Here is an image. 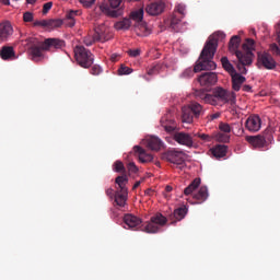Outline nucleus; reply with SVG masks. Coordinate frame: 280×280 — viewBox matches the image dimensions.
Segmentation results:
<instances>
[{
	"mask_svg": "<svg viewBox=\"0 0 280 280\" xmlns=\"http://www.w3.org/2000/svg\"><path fill=\"white\" fill-rule=\"evenodd\" d=\"M175 10L178 12V14H182L183 16L186 15V5L178 4L177 7H175Z\"/></svg>",
	"mask_w": 280,
	"mask_h": 280,
	"instance_id": "de8ad7c7",
	"label": "nucleus"
},
{
	"mask_svg": "<svg viewBox=\"0 0 280 280\" xmlns=\"http://www.w3.org/2000/svg\"><path fill=\"white\" fill-rule=\"evenodd\" d=\"M195 137L201 139V141H203L205 143H210L212 140L211 136L207 133H196Z\"/></svg>",
	"mask_w": 280,
	"mask_h": 280,
	"instance_id": "79ce46f5",
	"label": "nucleus"
},
{
	"mask_svg": "<svg viewBox=\"0 0 280 280\" xmlns=\"http://www.w3.org/2000/svg\"><path fill=\"white\" fill-rule=\"evenodd\" d=\"M3 5H10V0H0Z\"/></svg>",
	"mask_w": 280,
	"mask_h": 280,
	"instance_id": "052dcab7",
	"label": "nucleus"
},
{
	"mask_svg": "<svg viewBox=\"0 0 280 280\" xmlns=\"http://www.w3.org/2000/svg\"><path fill=\"white\" fill-rule=\"evenodd\" d=\"M142 184V182H136V184L132 186V190L138 189V187Z\"/></svg>",
	"mask_w": 280,
	"mask_h": 280,
	"instance_id": "13d9d810",
	"label": "nucleus"
},
{
	"mask_svg": "<svg viewBox=\"0 0 280 280\" xmlns=\"http://www.w3.org/2000/svg\"><path fill=\"white\" fill-rule=\"evenodd\" d=\"M114 171L116 173H122L125 174L126 173V168L124 167V164L121 161H116L115 164H114Z\"/></svg>",
	"mask_w": 280,
	"mask_h": 280,
	"instance_id": "a19ab883",
	"label": "nucleus"
},
{
	"mask_svg": "<svg viewBox=\"0 0 280 280\" xmlns=\"http://www.w3.org/2000/svg\"><path fill=\"white\" fill-rule=\"evenodd\" d=\"M257 68L266 70H275L277 68V62L271 54L262 52L257 55Z\"/></svg>",
	"mask_w": 280,
	"mask_h": 280,
	"instance_id": "9d476101",
	"label": "nucleus"
},
{
	"mask_svg": "<svg viewBox=\"0 0 280 280\" xmlns=\"http://www.w3.org/2000/svg\"><path fill=\"white\" fill-rule=\"evenodd\" d=\"M28 4H35L36 0H26Z\"/></svg>",
	"mask_w": 280,
	"mask_h": 280,
	"instance_id": "680f3d73",
	"label": "nucleus"
},
{
	"mask_svg": "<svg viewBox=\"0 0 280 280\" xmlns=\"http://www.w3.org/2000/svg\"><path fill=\"white\" fill-rule=\"evenodd\" d=\"M167 224V218L162 213H156L150 218V221L143 226V231L149 234H155L160 232L162 226Z\"/></svg>",
	"mask_w": 280,
	"mask_h": 280,
	"instance_id": "0eeeda50",
	"label": "nucleus"
},
{
	"mask_svg": "<svg viewBox=\"0 0 280 280\" xmlns=\"http://www.w3.org/2000/svg\"><path fill=\"white\" fill-rule=\"evenodd\" d=\"M240 45H241V37H238L237 35H234L230 39L228 49L232 55H235L237 57V54H242V50H238Z\"/></svg>",
	"mask_w": 280,
	"mask_h": 280,
	"instance_id": "393cba45",
	"label": "nucleus"
},
{
	"mask_svg": "<svg viewBox=\"0 0 280 280\" xmlns=\"http://www.w3.org/2000/svg\"><path fill=\"white\" fill-rule=\"evenodd\" d=\"M116 31H128L131 27L130 19H122L114 25Z\"/></svg>",
	"mask_w": 280,
	"mask_h": 280,
	"instance_id": "72a5a7b5",
	"label": "nucleus"
},
{
	"mask_svg": "<svg viewBox=\"0 0 280 280\" xmlns=\"http://www.w3.org/2000/svg\"><path fill=\"white\" fill-rule=\"evenodd\" d=\"M80 14V12L78 10L73 11L71 10L70 12H67L66 14V19L68 22V26L73 27L75 24V18Z\"/></svg>",
	"mask_w": 280,
	"mask_h": 280,
	"instance_id": "c9c22d12",
	"label": "nucleus"
},
{
	"mask_svg": "<svg viewBox=\"0 0 280 280\" xmlns=\"http://www.w3.org/2000/svg\"><path fill=\"white\" fill-rule=\"evenodd\" d=\"M132 0H128V2H131Z\"/></svg>",
	"mask_w": 280,
	"mask_h": 280,
	"instance_id": "338daca9",
	"label": "nucleus"
},
{
	"mask_svg": "<svg viewBox=\"0 0 280 280\" xmlns=\"http://www.w3.org/2000/svg\"><path fill=\"white\" fill-rule=\"evenodd\" d=\"M254 47H255V42H254V39L248 38V39L246 40V43L243 44L242 56H243V57H246L248 54H250V58H254V52H252V51H254V49H255Z\"/></svg>",
	"mask_w": 280,
	"mask_h": 280,
	"instance_id": "cd10ccee",
	"label": "nucleus"
},
{
	"mask_svg": "<svg viewBox=\"0 0 280 280\" xmlns=\"http://www.w3.org/2000/svg\"><path fill=\"white\" fill-rule=\"evenodd\" d=\"M209 197L207 186H201L199 190L195 195H192V199L196 201L191 202L192 205H200L207 201Z\"/></svg>",
	"mask_w": 280,
	"mask_h": 280,
	"instance_id": "a211bd4d",
	"label": "nucleus"
},
{
	"mask_svg": "<svg viewBox=\"0 0 280 280\" xmlns=\"http://www.w3.org/2000/svg\"><path fill=\"white\" fill-rule=\"evenodd\" d=\"M270 51L276 56H280V47L277 44H270Z\"/></svg>",
	"mask_w": 280,
	"mask_h": 280,
	"instance_id": "c03bdc74",
	"label": "nucleus"
},
{
	"mask_svg": "<svg viewBox=\"0 0 280 280\" xmlns=\"http://www.w3.org/2000/svg\"><path fill=\"white\" fill-rule=\"evenodd\" d=\"M245 126L248 131L258 132L261 126L260 117L257 114L248 116Z\"/></svg>",
	"mask_w": 280,
	"mask_h": 280,
	"instance_id": "2eb2a0df",
	"label": "nucleus"
},
{
	"mask_svg": "<svg viewBox=\"0 0 280 280\" xmlns=\"http://www.w3.org/2000/svg\"><path fill=\"white\" fill-rule=\"evenodd\" d=\"M161 69H162V65L161 63H155V65H153L152 68H150L148 70V74L149 75H156L158 73H160Z\"/></svg>",
	"mask_w": 280,
	"mask_h": 280,
	"instance_id": "ea45409f",
	"label": "nucleus"
},
{
	"mask_svg": "<svg viewBox=\"0 0 280 280\" xmlns=\"http://www.w3.org/2000/svg\"><path fill=\"white\" fill-rule=\"evenodd\" d=\"M198 82L201 86H211L215 85L218 82V77L215 72H203L200 74Z\"/></svg>",
	"mask_w": 280,
	"mask_h": 280,
	"instance_id": "4468645a",
	"label": "nucleus"
},
{
	"mask_svg": "<svg viewBox=\"0 0 280 280\" xmlns=\"http://www.w3.org/2000/svg\"><path fill=\"white\" fill-rule=\"evenodd\" d=\"M219 130H221L222 132H225V133H230L231 127H230V125L222 122L221 125H219Z\"/></svg>",
	"mask_w": 280,
	"mask_h": 280,
	"instance_id": "a18cd8bd",
	"label": "nucleus"
},
{
	"mask_svg": "<svg viewBox=\"0 0 280 280\" xmlns=\"http://www.w3.org/2000/svg\"><path fill=\"white\" fill-rule=\"evenodd\" d=\"M130 21H136L137 23L142 22L143 20V9H139L137 11L131 12L130 14Z\"/></svg>",
	"mask_w": 280,
	"mask_h": 280,
	"instance_id": "e433bc0d",
	"label": "nucleus"
},
{
	"mask_svg": "<svg viewBox=\"0 0 280 280\" xmlns=\"http://www.w3.org/2000/svg\"><path fill=\"white\" fill-rule=\"evenodd\" d=\"M51 8L52 2H46L45 4H43V14H47Z\"/></svg>",
	"mask_w": 280,
	"mask_h": 280,
	"instance_id": "8fccbe9b",
	"label": "nucleus"
},
{
	"mask_svg": "<svg viewBox=\"0 0 280 280\" xmlns=\"http://www.w3.org/2000/svg\"><path fill=\"white\" fill-rule=\"evenodd\" d=\"M278 44L280 45V32L278 33Z\"/></svg>",
	"mask_w": 280,
	"mask_h": 280,
	"instance_id": "69168bd1",
	"label": "nucleus"
},
{
	"mask_svg": "<svg viewBox=\"0 0 280 280\" xmlns=\"http://www.w3.org/2000/svg\"><path fill=\"white\" fill-rule=\"evenodd\" d=\"M195 97L197 100L203 101L206 104H211V94H208L205 89L196 90Z\"/></svg>",
	"mask_w": 280,
	"mask_h": 280,
	"instance_id": "c756f323",
	"label": "nucleus"
},
{
	"mask_svg": "<svg viewBox=\"0 0 280 280\" xmlns=\"http://www.w3.org/2000/svg\"><path fill=\"white\" fill-rule=\"evenodd\" d=\"M148 148L152 151H160L162 148V141L158 137H151L148 140Z\"/></svg>",
	"mask_w": 280,
	"mask_h": 280,
	"instance_id": "473e14b6",
	"label": "nucleus"
},
{
	"mask_svg": "<svg viewBox=\"0 0 280 280\" xmlns=\"http://www.w3.org/2000/svg\"><path fill=\"white\" fill-rule=\"evenodd\" d=\"M222 68L225 69L230 75L237 74L236 70L234 69L233 65L230 63L229 58L222 57L221 59Z\"/></svg>",
	"mask_w": 280,
	"mask_h": 280,
	"instance_id": "f704fd0d",
	"label": "nucleus"
},
{
	"mask_svg": "<svg viewBox=\"0 0 280 280\" xmlns=\"http://www.w3.org/2000/svg\"><path fill=\"white\" fill-rule=\"evenodd\" d=\"M212 120L219 119L220 118V114H212V116H210Z\"/></svg>",
	"mask_w": 280,
	"mask_h": 280,
	"instance_id": "bf43d9fd",
	"label": "nucleus"
},
{
	"mask_svg": "<svg viewBox=\"0 0 280 280\" xmlns=\"http://www.w3.org/2000/svg\"><path fill=\"white\" fill-rule=\"evenodd\" d=\"M124 223H126V226H128V229L135 230L139 229L140 224H142V220L131 213H127L126 215H124Z\"/></svg>",
	"mask_w": 280,
	"mask_h": 280,
	"instance_id": "6ab92c4d",
	"label": "nucleus"
},
{
	"mask_svg": "<svg viewBox=\"0 0 280 280\" xmlns=\"http://www.w3.org/2000/svg\"><path fill=\"white\" fill-rule=\"evenodd\" d=\"M0 59L4 61L14 60L15 59L14 47L3 46L2 48H0Z\"/></svg>",
	"mask_w": 280,
	"mask_h": 280,
	"instance_id": "b1692460",
	"label": "nucleus"
},
{
	"mask_svg": "<svg viewBox=\"0 0 280 280\" xmlns=\"http://www.w3.org/2000/svg\"><path fill=\"white\" fill-rule=\"evenodd\" d=\"M66 47V42L60 38L49 37L45 42L34 44L30 47V51L33 58H42L44 56L43 51H50L51 49H62Z\"/></svg>",
	"mask_w": 280,
	"mask_h": 280,
	"instance_id": "f03ea898",
	"label": "nucleus"
},
{
	"mask_svg": "<svg viewBox=\"0 0 280 280\" xmlns=\"http://www.w3.org/2000/svg\"><path fill=\"white\" fill-rule=\"evenodd\" d=\"M236 57L238 60L237 69L240 71V73L246 74L247 73L246 66L252 65L254 57H252V54H247L246 57H243L242 52H237Z\"/></svg>",
	"mask_w": 280,
	"mask_h": 280,
	"instance_id": "dca6fc26",
	"label": "nucleus"
},
{
	"mask_svg": "<svg viewBox=\"0 0 280 280\" xmlns=\"http://www.w3.org/2000/svg\"><path fill=\"white\" fill-rule=\"evenodd\" d=\"M173 190L172 186H166V191L171 192Z\"/></svg>",
	"mask_w": 280,
	"mask_h": 280,
	"instance_id": "e2e57ef3",
	"label": "nucleus"
},
{
	"mask_svg": "<svg viewBox=\"0 0 280 280\" xmlns=\"http://www.w3.org/2000/svg\"><path fill=\"white\" fill-rule=\"evenodd\" d=\"M133 72V69L130 67H126L125 65H120L118 69V74L119 75H130Z\"/></svg>",
	"mask_w": 280,
	"mask_h": 280,
	"instance_id": "58836bf2",
	"label": "nucleus"
},
{
	"mask_svg": "<svg viewBox=\"0 0 280 280\" xmlns=\"http://www.w3.org/2000/svg\"><path fill=\"white\" fill-rule=\"evenodd\" d=\"M106 194H107V196H109L110 194H113V189H107Z\"/></svg>",
	"mask_w": 280,
	"mask_h": 280,
	"instance_id": "0e129e2a",
	"label": "nucleus"
},
{
	"mask_svg": "<svg viewBox=\"0 0 280 280\" xmlns=\"http://www.w3.org/2000/svg\"><path fill=\"white\" fill-rule=\"evenodd\" d=\"M165 10V3L161 0H158L155 2H150L148 5H145V13H148L150 16H156L162 14Z\"/></svg>",
	"mask_w": 280,
	"mask_h": 280,
	"instance_id": "f8f14e48",
	"label": "nucleus"
},
{
	"mask_svg": "<svg viewBox=\"0 0 280 280\" xmlns=\"http://www.w3.org/2000/svg\"><path fill=\"white\" fill-rule=\"evenodd\" d=\"M200 186V178L192 179L191 184L184 188V196L189 197L191 196L196 189Z\"/></svg>",
	"mask_w": 280,
	"mask_h": 280,
	"instance_id": "7c9ffc66",
	"label": "nucleus"
},
{
	"mask_svg": "<svg viewBox=\"0 0 280 280\" xmlns=\"http://www.w3.org/2000/svg\"><path fill=\"white\" fill-rule=\"evenodd\" d=\"M61 25H62V21L60 19H50V20H47V25L45 27L49 30H54L57 27H61Z\"/></svg>",
	"mask_w": 280,
	"mask_h": 280,
	"instance_id": "4c0bfd02",
	"label": "nucleus"
},
{
	"mask_svg": "<svg viewBox=\"0 0 280 280\" xmlns=\"http://www.w3.org/2000/svg\"><path fill=\"white\" fill-rule=\"evenodd\" d=\"M80 2L83 7L91 8L95 3V0H80Z\"/></svg>",
	"mask_w": 280,
	"mask_h": 280,
	"instance_id": "3c124183",
	"label": "nucleus"
},
{
	"mask_svg": "<svg viewBox=\"0 0 280 280\" xmlns=\"http://www.w3.org/2000/svg\"><path fill=\"white\" fill-rule=\"evenodd\" d=\"M129 183V178L126 174L119 175L115 178V184L118 185V189H116L114 195V202L116 207H125L127 201V184Z\"/></svg>",
	"mask_w": 280,
	"mask_h": 280,
	"instance_id": "39448f33",
	"label": "nucleus"
},
{
	"mask_svg": "<svg viewBox=\"0 0 280 280\" xmlns=\"http://www.w3.org/2000/svg\"><path fill=\"white\" fill-rule=\"evenodd\" d=\"M107 39L96 35H88L84 37L83 43L85 46L91 47L94 43H105Z\"/></svg>",
	"mask_w": 280,
	"mask_h": 280,
	"instance_id": "2f4dec72",
	"label": "nucleus"
},
{
	"mask_svg": "<svg viewBox=\"0 0 280 280\" xmlns=\"http://www.w3.org/2000/svg\"><path fill=\"white\" fill-rule=\"evenodd\" d=\"M128 172L136 174L139 172L138 166H136L135 162L128 163Z\"/></svg>",
	"mask_w": 280,
	"mask_h": 280,
	"instance_id": "49530a36",
	"label": "nucleus"
},
{
	"mask_svg": "<svg viewBox=\"0 0 280 280\" xmlns=\"http://www.w3.org/2000/svg\"><path fill=\"white\" fill-rule=\"evenodd\" d=\"M74 58L77 63L83 69H89L93 66L94 57L90 49L83 46L74 47Z\"/></svg>",
	"mask_w": 280,
	"mask_h": 280,
	"instance_id": "423d86ee",
	"label": "nucleus"
},
{
	"mask_svg": "<svg viewBox=\"0 0 280 280\" xmlns=\"http://www.w3.org/2000/svg\"><path fill=\"white\" fill-rule=\"evenodd\" d=\"M161 126L166 132H174L176 130V120H174L170 114H166L161 119Z\"/></svg>",
	"mask_w": 280,
	"mask_h": 280,
	"instance_id": "f3484780",
	"label": "nucleus"
},
{
	"mask_svg": "<svg viewBox=\"0 0 280 280\" xmlns=\"http://www.w3.org/2000/svg\"><path fill=\"white\" fill-rule=\"evenodd\" d=\"M187 207L183 206L174 210V213L171 214L170 220L173 221L171 224H176V222H180L182 220H185V217L187 215Z\"/></svg>",
	"mask_w": 280,
	"mask_h": 280,
	"instance_id": "412c9836",
	"label": "nucleus"
},
{
	"mask_svg": "<svg viewBox=\"0 0 280 280\" xmlns=\"http://www.w3.org/2000/svg\"><path fill=\"white\" fill-rule=\"evenodd\" d=\"M165 24L175 33H179L183 31L182 20L178 19L176 14H173V16H171V19L166 20Z\"/></svg>",
	"mask_w": 280,
	"mask_h": 280,
	"instance_id": "aec40b11",
	"label": "nucleus"
},
{
	"mask_svg": "<svg viewBox=\"0 0 280 280\" xmlns=\"http://www.w3.org/2000/svg\"><path fill=\"white\" fill-rule=\"evenodd\" d=\"M144 194H145V196L151 197L153 195V190L151 188L145 189Z\"/></svg>",
	"mask_w": 280,
	"mask_h": 280,
	"instance_id": "4d7b16f0",
	"label": "nucleus"
},
{
	"mask_svg": "<svg viewBox=\"0 0 280 280\" xmlns=\"http://www.w3.org/2000/svg\"><path fill=\"white\" fill-rule=\"evenodd\" d=\"M47 21L48 20H42V21H36L34 22V26L37 27V26H40V27H46L47 26Z\"/></svg>",
	"mask_w": 280,
	"mask_h": 280,
	"instance_id": "864d4df0",
	"label": "nucleus"
},
{
	"mask_svg": "<svg viewBox=\"0 0 280 280\" xmlns=\"http://www.w3.org/2000/svg\"><path fill=\"white\" fill-rule=\"evenodd\" d=\"M174 141L177 142L179 145H184L189 149L194 147V138L190 136V133H186L183 131L174 135Z\"/></svg>",
	"mask_w": 280,
	"mask_h": 280,
	"instance_id": "ddd939ff",
	"label": "nucleus"
},
{
	"mask_svg": "<svg viewBox=\"0 0 280 280\" xmlns=\"http://www.w3.org/2000/svg\"><path fill=\"white\" fill-rule=\"evenodd\" d=\"M133 151L139 156V161L141 163H150L153 161V155L151 153H147V151L143 148L135 147Z\"/></svg>",
	"mask_w": 280,
	"mask_h": 280,
	"instance_id": "5701e85b",
	"label": "nucleus"
},
{
	"mask_svg": "<svg viewBox=\"0 0 280 280\" xmlns=\"http://www.w3.org/2000/svg\"><path fill=\"white\" fill-rule=\"evenodd\" d=\"M128 56H130L132 58L140 56V49L128 50Z\"/></svg>",
	"mask_w": 280,
	"mask_h": 280,
	"instance_id": "5fc2aeb1",
	"label": "nucleus"
},
{
	"mask_svg": "<svg viewBox=\"0 0 280 280\" xmlns=\"http://www.w3.org/2000/svg\"><path fill=\"white\" fill-rule=\"evenodd\" d=\"M271 139L269 132H265L257 136H247L246 141L250 144L254 149H264L267 147V141Z\"/></svg>",
	"mask_w": 280,
	"mask_h": 280,
	"instance_id": "1a4fd4ad",
	"label": "nucleus"
},
{
	"mask_svg": "<svg viewBox=\"0 0 280 280\" xmlns=\"http://www.w3.org/2000/svg\"><path fill=\"white\" fill-rule=\"evenodd\" d=\"M232 79V90L240 92L242 85L246 82V78L243 77L241 73L230 74Z\"/></svg>",
	"mask_w": 280,
	"mask_h": 280,
	"instance_id": "4be33fe9",
	"label": "nucleus"
},
{
	"mask_svg": "<svg viewBox=\"0 0 280 280\" xmlns=\"http://www.w3.org/2000/svg\"><path fill=\"white\" fill-rule=\"evenodd\" d=\"M164 160L173 165H177L179 170L185 167V153L176 150H170L164 154Z\"/></svg>",
	"mask_w": 280,
	"mask_h": 280,
	"instance_id": "6e6552de",
	"label": "nucleus"
},
{
	"mask_svg": "<svg viewBox=\"0 0 280 280\" xmlns=\"http://www.w3.org/2000/svg\"><path fill=\"white\" fill-rule=\"evenodd\" d=\"M214 159H223L226 155V147L223 144H218L213 149H210Z\"/></svg>",
	"mask_w": 280,
	"mask_h": 280,
	"instance_id": "c85d7f7f",
	"label": "nucleus"
},
{
	"mask_svg": "<svg viewBox=\"0 0 280 280\" xmlns=\"http://www.w3.org/2000/svg\"><path fill=\"white\" fill-rule=\"evenodd\" d=\"M224 33L218 31L213 35H210L208 42H206L203 49L200 52L199 60H197L195 68L187 69L183 72L184 78H192L194 73L201 71H212L217 69V63L213 61L218 48V39L224 38Z\"/></svg>",
	"mask_w": 280,
	"mask_h": 280,
	"instance_id": "f257e3e1",
	"label": "nucleus"
},
{
	"mask_svg": "<svg viewBox=\"0 0 280 280\" xmlns=\"http://www.w3.org/2000/svg\"><path fill=\"white\" fill-rule=\"evenodd\" d=\"M229 139H230V137L226 136V135H223V133H219V136H218V140L223 142V143H228Z\"/></svg>",
	"mask_w": 280,
	"mask_h": 280,
	"instance_id": "603ef678",
	"label": "nucleus"
},
{
	"mask_svg": "<svg viewBox=\"0 0 280 280\" xmlns=\"http://www.w3.org/2000/svg\"><path fill=\"white\" fill-rule=\"evenodd\" d=\"M102 73V68L97 65H94L90 70V74L92 75H100Z\"/></svg>",
	"mask_w": 280,
	"mask_h": 280,
	"instance_id": "37998d69",
	"label": "nucleus"
},
{
	"mask_svg": "<svg viewBox=\"0 0 280 280\" xmlns=\"http://www.w3.org/2000/svg\"><path fill=\"white\" fill-rule=\"evenodd\" d=\"M205 109L198 102H191L190 105L182 108V121L183 124H194V120L203 116Z\"/></svg>",
	"mask_w": 280,
	"mask_h": 280,
	"instance_id": "20e7f679",
	"label": "nucleus"
},
{
	"mask_svg": "<svg viewBox=\"0 0 280 280\" xmlns=\"http://www.w3.org/2000/svg\"><path fill=\"white\" fill-rule=\"evenodd\" d=\"M93 36L100 37L105 40L110 39V35L108 34V27H106V25L104 24L98 25L96 28H94Z\"/></svg>",
	"mask_w": 280,
	"mask_h": 280,
	"instance_id": "a878e982",
	"label": "nucleus"
},
{
	"mask_svg": "<svg viewBox=\"0 0 280 280\" xmlns=\"http://www.w3.org/2000/svg\"><path fill=\"white\" fill-rule=\"evenodd\" d=\"M12 35V26L10 23L0 24V43L8 40Z\"/></svg>",
	"mask_w": 280,
	"mask_h": 280,
	"instance_id": "bb28decb",
	"label": "nucleus"
},
{
	"mask_svg": "<svg viewBox=\"0 0 280 280\" xmlns=\"http://www.w3.org/2000/svg\"><path fill=\"white\" fill-rule=\"evenodd\" d=\"M211 97L212 98H210V104L213 106L236 104V94L220 86L213 89Z\"/></svg>",
	"mask_w": 280,
	"mask_h": 280,
	"instance_id": "7ed1b4c3",
	"label": "nucleus"
},
{
	"mask_svg": "<svg viewBox=\"0 0 280 280\" xmlns=\"http://www.w3.org/2000/svg\"><path fill=\"white\" fill-rule=\"evenodd\" d=\"M243 91L244 92H252V86L250 85H243Z\"/></svg>",
	"mask_w": 280,
	"mask_h": 280,
	"instance_id": "6e6d98bb",
	"label": "nucleus"
},
{
	"mask_svg": "<svg viewBox=\"0 0 280 280\" xmlns=\"http://www.w3.org/2000/svg\"><path fill=\"white\" fill-rule=\"evenodd\" d=\"M121 4V0H109V5L103 4L101 5V10L103 13L107 14L112 19H117L122 14V10L118 9Z\"/></svg>",
	"mask_w": 280,
	"mask_h": 280,
	"instance_id": "9b49d317",
	"label": "nucleus"
},
{
	"mask_svg": "<svg viewBox=\"0 0 280 280\" xmlns=\"http://www.w3.org/2000/svg\"><path fill=\"white\" fill-rule=\"evenodd\" d=\"M23 21L25 23H31L33 21V13L32 12H25L23 15Z\"/></svg>",
	"mask_w": 280,
	"mask_h": 280,
	"instance_id": "09e8293b",
	"label": "nucleus"
}]
</instances>
